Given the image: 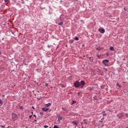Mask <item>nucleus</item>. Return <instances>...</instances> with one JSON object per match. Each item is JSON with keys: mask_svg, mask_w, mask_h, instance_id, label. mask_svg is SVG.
I'll list each match as a JSON object with an SVG mask.
<instances>
[{"mask_svg": "<svg viewBox=\"0 0 128 128\" xmlns=\"http://www.w3.org/2000/svg\"><path fill=\"white\" fill-rule=\"evenodd\" d=\"M74 86L75 88H80V86H81L82 88H84V86L86 84V82L84 80H82L80 82L78 81H76L74 83Z\"/></svg>", "mask_w": 128, "mask_h": 128, "instance_id": "nucleus-1", "label": "nucleus"}, {"mask_svg": "<svg viewBox=\"0 0 128 128\" xmlns=\"http://www.w3.org/2000/svg\"><path fill=\"white\" fill-rule=\"evenodd\" d=\"M117 116L118 118L122 119V118H124V113H119L117 114Z\"/></svg>", "mask_w": 128, "mask_h": 128, "instance_id": "nucleus-2", "label": "nucleus"}, {"mask_svg": "<svg viewBox=\"0 0 128 128\" xmlns=\"http://www.w3.org/2000/svg\"><path fill=\"white\" fill-rule=\"evenodd\" d=\"M110 60H104L102 61V64H104L105 66H108V64Z\"/></svg>", "mask_w": 128, "mask_h": 128, "instance_id": "nucleus-3", "label": "nucleus"}, {"mask_svg": "<svg viewBox=\"0 0 128 128\" xmlns=\"http://www.w3.org/2000/svg\"><path fill=\"white\" fill-rule=\"evenodd\" d=\"M12 114L13 120H16V118H18V115L14 113H12Z\"/></svg>", "mask_w": 128, "mask_h": 128, "instance_id": "nucleus-4", "label": "nucleus"}, {"mask_svg": "<svg viewBox=\"0 0 128 128\" xmlns=\"http://www.w3.org/2000/svg\"><path fill=\"white\" fill-rule=\"evenodd\" d=\"M98 32H100V34H104V32H106V30H104V28H100L98 29Z\"/></svg>", "mask_w": 128, "mask_h": 128, "instance_id": "nucleus-5", "label": "nucleus"}, {"mask_svg": "<svg viewBox=\"0 0 128 128\" xmlns=\"http://www.w3.org/2000/svg\"><path fill=\"white\" fill-rule=\"evenodd\" d=\"M97 72H98V76H100V75L102 74H104V72L102 71L100 69L98 70Z\"/></svg>", "mask_w": 128, "mask_h": 128, "instance_id": "nucleus-6", "label": "nucleus"}, {"mask_svg": "<svg viewBox=\"0 0 128 128\" xmlns=\"http://www.w3.org/2000/svg\"><path fill=\"white\" fill-rule=\"evenodd\" d=\"M62 120V116H60V115H58V122H60V120Z\"/></svg>", "mask_w": 128, "mask_h": 128, "instance_id": "nucleus-7", "label": "nucleus"}, {"mask_svg": "<svg viewBox=\"0 0 128 128\" xmlns=\"http://www.w3.org/2000/svg\"><path fill=\"white\" fill-rule=\"evenodd\" d=\"M52 106V104L50 102L45 104L46 108H48V106Z\"/></svg>", "mask_w": 128, "mask_h": 128, "instance_id": "nucleus-8", "label": "nucleus"}, {"mask_svg": "<svg viewBox=\"0 0 128 128\" xmlns=\"http://www.w3.org/2000/svg\"><path fill=\"white\" fill-rule=\"evenodd\" d=\"M96 50H104V48L98 46L96 48Z\"/></svg>", "mask_w": 128, "mask_h": 128, "instance_id": "nucleus-9", "label": "nucleus"}, {"mask_svg": "<svg viewBox=\"0 0 128 128\" xmlns=\"http://www.w3.org/2000/svg\"><path fill=\"white\" fill-rule=\"evenodd\" d=\"M72 123L73 124H75L76 126H78V123H76V121H72Z\"/></svg>", "mask_w": 128, "mask_h": 128, "instance_id": "nucleus-10", "label": "nucleus"}, {"mask_svg": "<svg viewBox=\"0 0 128 128\" xmlns=\"http://www.w3.org/2000/svg\"><path fill=\"white\" fill-rule=\"evenodd\" d=\"M110 50H111L112 52H114V47L110 46Z\"/></svg>", "mask_w": 128, "mask_h": 128, "instance_id": "nucleus-11", "label": "nucleus"}, {"mask_svg": "<svg viewBox=\"0 0 128 128\" xmlns=\"http://www.w3.org/2000/svg\"><path fill=\"white\" fill-rule=\"evenodd\" d=\"M42 110H43V112H48V108H42Z\"/></svg>", "mask_w": 128, "mask_h": 128, "instance_id": "nucleus-12", "label": "nucleus"}, {"mask_svg": "<svg viewBox=\"0 0 128 128\" xmlns=\"http://www.w3.org/2000/svg\"><path fill=\"white\" fill-rule=\"evenodd\" d=\"M62 110H64V112H68V110H67L66 108H62Z\"/></svg>", "mask_w": 128, "mask_h": 128, "instance_id": "nucleus-13", "label": "nucleus"}, {"mask_svg": "<svg viewBox=\"0 0 128 128\" xmlns=\"http://www.w3.org/2000/svg\"><path fill=\"white\" fill-rule=\"evenodd\" d=\"M93 98L94 100H98V97L96 96H94Z\"/></svg>", "mask_w": 128, "mask_h": 128, "instance_id": "nucleus-14", "label": "nucleus"}, {"mask_svg": "<svg viewBox=\"0 0 128 128\" xmlns=\"http://www.w3.org/2000/svg\"><path fill=\"white\" fill-rule=\"evenodd\" d=\"M58 24L59 26H62V24H63L62 22H60Z\"/></svg>", "mask_w": 128, "mask_h": 128, "instance_id": "nucleus-15", "label": "nucleus"}, {"mask_svg": "<svg viewBox=\"0 0 128 128\" xmlns=\"http://www.w3.org/2000/svg\"><path fill=\"white\" fill-rule=\"evenodd\" d=\"M83 121L84 122V124H88V121L86 120H84Z\"/></svg>", "mask_w": 128, "mask_h": 128, "instance_id": "nucleus-16", "label": "nucleus"}, {"mask_svg": "<svg viewBox=\"0 0 128 128\" xmlns=\"http://www.w3.org/2000/svg\"><path fill=\"white\" fill-rule=\"evenodd\" d=\"M116 86H118L120 87V88H122V86H120V84H118V83H116Z\"/></svg>", "mask_w": 128, "mask_h": 128, "instance_id": "nucleus-17", "label": "nucleus"}, {"mask_svg": "<svg viewBox=\"0 0 128 128\" xmlns=\"http://www.w3.org/2000/svg\"><path fill=\"white\" fill-rule=\"evenodd\" d=\"M4 104V102H2V100L0 99V104L2 106Z\"/></svg>", "mask_w": 128, "mask_h": 128, "instance_id": "nucleus-18", "label": "nucleus"}, {"mask_svg": "<svg viewBox=\"0 0 128 128\" xmlns=\"http://www.w3.org/2000/svg\"><path fill=\"white\" fill-rule=\"evenodd\" d=\"M19 110H24V107L22 106H20Z\"/></svg>", "mask_w": 128, "mask_h": 128, "instance_id": "nucleus-19", "label": "nucleus"}, {"mask_svg": "<svg viewBox=\"0 0 128 128\" xmlns=\"http://www.w3.org/2000/svg\"><path fill=\"white\" fill-rule=\"evenodd\" d=\"M59 86H62V88H64L65 87V86L62 84H59Z\"/></svg>", "mask_w": 128, "mask_h": 128, "instance_id": "nucleus-20", "label": "nucleus"}, {"mask_svg": "<svg viewBox=\"0 0 128 128\" xmlns=\"http://www.w3.org/2000/svg\"><path fill=\"white\" fill-rule=\"evenodd\" d=\"M104 68V70H105L104 72H106L108 71V69L106 68Z\"/></svg>", "mask_w": 128, "mask_h": 128, "instance_id": "nucleus-21", "label": "nucleus"}, {"mask_svg": "<svg viewBox=\"0 0 128 128\" xmlns=\"http://www.w3.org/2000/svg\"><path fill=\"white\" fill-rule=\"evenodd\" d=\"M96 56H98V58H100V56H102V55L97 54Z\"/></svg>", "mask_w": 128, "mask_h": 128, "instance_id": "nucleus-22", "label": "nucleus"}, {"mask_svg": "<svg viewBox=\"0 0 128 128\" xmlns=\"http://www.w3.org/2000/svg\"><path fill=\"white\" fill-rule=\"evenodd\" d=\"M75 40H78V37H75L74 38Z\"/></svg>", "mask_w": 128, "mask_h": 128, "instance_id": "nucleus-23", "label": "nucleus"}, {"mask_svg": "<svg viewBox=\"0 0 128 128\" xmlns=\"http://www.w3.org/2000/svg\"><path fill=\"white\" fill-rule=\"evenodd\" d=\"M89 59L90 60H92V61L93 60H94V58H92V57H90V58H89Z\"/></svg>", "mask_w": 128, "mask_h": 128, "instance_id": "nucleus-24", "label": "nucleus"}, {"mask_svg": "<svg viewBox=\"0 0 128 128\" xmlns=\"http://www.w3.org/2000/svg\"><path fill=\"white\" fill-rule=\"evenodd\" d=\"M5 2H10V0H4Z\"/></svg>", "mask_w": 128, "mask_h": 128, "instance_id": "nucleus-25", "label": "nucleus"}, {"mask_svg": "<svg viewBox=\"0 0 128 128\" xmlns=\"http://www.w3.org/2000/svg\"><path fill=\"white\" fill-rule=\"evenodd\" d=\"M101 88H102V89H104V85H102V86H101Z\"/></svg>", "mask_w": 128, "mask_h": 128, "instance_id": "nucleus-26", "label": "nucleus"}, {"mask_svg": "<svg viewBox=\"0 0 128 128\" xmlns=\"http://www.w3.org/2000/svg\"><path fill=\"white\" fill-rule=\"evenodd\" d=\"M76 101H72L71 104H76Z\"/></svg>", "mask_w": 128, "mask_h": 128, "instance_id": "nucleus-27", "label": "nucleus"}, {"mask_svg": "<svg viewBox=\"0 0 128 128\" xmlns=\"http://www.w3.org/2000/svg\"><path fill=\"white\" fill-rule=\"evenodd\" d=\"M103 116H106V112H103Z\"/></svg>", "mask_w": 128, "mask_h": 128, "instance_id": "nucleus-28", "label": "nucleus"}, {"mask_svg": "<svg viewBox=\"0 0 128 128\" xmlns=\"http://www.w3.org/2000/svg\"><path fill=\"white\" fill-rule=\"evenodd\" d=\"M106 56H110V54L108 52L106 53Z\"/></svg>", "mask_w": 128, "mask_h": 128, "instance_id": "nucleus-29", "label": "nucleus"}, {"mask_svg": "<svg viewBox=\"0 0 128 128\" xmlns=\"http://www.w3.org/2000/svg\"><path fill=\"white\" fill-rule=\"evenodd\" d=\"M78 96H82V94H80V93L78 92Z\"/></svg>", "mask_w": 128, "mask_h": 128, "instance_id": "nucleus-30", "label": "nucleus"}, {"mask_svg": "<svg viewBox=\"0 0 128 128\" xmlns=\"http://www.w3.org/2000/svg\"><path fill=\"white\" fill-rule=\"evenodd\" d=\"M48 83L45 84V86H48Z\"/></svg>", "mask_w": 128, "mask_h": 128, "instance_id": "nucleus-31", "label": "nucleus"}, {"mask_svg": "<svg viewBox=\"0 0 128 128\" xmlns=\"http://www.w3.org/2000/svg\"><path fill=\"white\" fill-rule=\"evenodd\" d=\"M44 128H48V126L46 125V126H44Z\"/></svg>", "mask_w": 128, "mask_h": 128, "instance_id": "nucleus-32", "label": "nucleus"}, {"mask_svg": "<svg viewBox=\"0 0 128 128\" xmlns=\"http://www.w3.org/2000/svg\"><path fill=\"white\" fill-rule=\"evenodd\" d=\"M40 114H41L42 116L44 114V112H40Z\"/></svg>", "mask_w": 128, "mask_h": 128, "instance_id": "nucleus-33", "label": "nucleus"}, {"mask_svg": "<svg viewBox=\"0 0 128 128\" xmlns=\"http://www.w3.org/2000/svg\"><path fill=\"white\" fill-rule=\"evenodd\" d=\"M54 128H58V126H54Z\"/></svg>", "mask_w": 128, "mask_h": 128, "instance_id": "nucleus-34", "label": "nucleus"}, {"mask_svg": "<svg viewBox=\"0 0 128 128\" xmlns=\"http://www.w3.org/2000/svg\"><path fill=\"white\" fill-rule=\"evenodd\" d=\"M126 118H128V114H126Z\"/></svg>", "mask_w": 128, "mask_h": 128, "instance_id": "nucleus-35", "label": "nucleus"}, {"mask_svg": "<svg viewBox=\"0 0 128 128\" xmlns=\"http://www.w3.org/2000/svg\"><path fill=\"white\" fill-rule=\"evenodd\" d=\"M2 98H4V94H2Z\"/></svg>", "mask_w": 128, "mask_h": 128, "instance_id": "nucleus-36", "label": "nucleus"}, {"mask_svg": "<svg viewBox=\"0 0 128 128\" xmlns=\"http://www.w3.org/2000/svg\"><path fill=\"white\" fill-rule=\"evenodd\" d=\"M30 118L31 119L32 118V116H30Z\"/></svg>", "mask_w": 128, "mask_h": 128, "instance_id": "nucleus-37", "label": "nucleus"}, {"mask_svg": "<svg viewBox=\"0 0 128 128\" xmlns=\"http://www.w3.org/2000/svg\"><path fill=\"white\" fill-rule=\"evenodd\" d=\"M32 108L34 110V106H32Z\"/></svg>", "mask_w": 128, "mask_h": 128, "instance_id": "nucleus-38", "label": "nucleus"}, {"mask_svg": "<svg viewBox=\"0 0 128 128\" xmlns=\"http://www.w3.org/2000/svg\"><path fill=\"white\" fill-rule=\"evenodd\" d=\"M1 127H2V128H4V126H1Z\"/></svg>", "mask_w": 128, "mask_h": 128, "instance_id": "nucleus-39", "label": "nucleus"}, {"mask_svg": "<svg viewBox=\"0 0 128 128\" xmlns=\"http://www.w3.org/2000/svg\"><path fill=\"white\" fill-rule=\"evenodd\" d=\"M71 42H74V40H71Z\"/></svg>", "mask_w": 128, "mask_h": 128, "instance_id": "nucleus-40", "label": "nucleus"}, {"mask_svg": "<svg viewBox=\"0 0 128 128\" xmlns=\"http://www.w3.org/2000/svg\"><path fill=\"white\" fill-rule=\"evenodd\" d=\"M34 116L35 118H36V115H34Z\"/></svg>", "mask_w": 128, "mask_h": 128, "instance_id": "nucleus-41", "label": "nucleus"}, {"mask_svg": "<svg viewBox=\"0 0 128 128\" xmlns=\"http://www.w3.org/2000/svg\"><path fill=\"white\" fill-rule=\"evenodd\" d=\"M34 122H36V120H35Z\"/></svg>", "mask_w": 128, "mask_h": 128, "instance_id": "nucleus-42", "label": "nucleus"}, {"mask_svg": "<svg viewBox=\"0 0 128 128\" xmlns=\"http://www.w3.org/2000/svg\"><path fill=\"white\" fill-rule=\"evenodd\" d=\"M100 122H102V121H99Z\"/></svg>", "mask_w": 128, "mask_h": 128, "instance_id": "nucleus-43", "label": "nucleus"}, {"mask_svg": "<svg viewBox=\"0 0 128 128\" xmlns=\"http://www.w3.org/2000/svg\"><path fill=\"white\" fill-rule=\"evenodd\" d=\"M22 4H24V2H22Z\"/></svg>", "mask_w": 128, "mask_h": 128, "instance_id": "nucleus-44", "label": "nucleus"}, {"mask_svg": "<svg viewBox=\"0 0 128 128\" xmlns=\"http://www.w3.org/2000/svg\"><path fill=\"white\" fill-rule=\"evenodd\" d=\"M81 124H82V122H81Z\"/></svg>", "mask_w": 128, "mask_h": 128, "instance_id": "nucleus-45", "label": "nucleus"}, {"mask_svg": "<svg viewBox=\"0 0 128 128\" xmlns=\"http://www.w3.org/2000/svg\"><path fill=\"white\" fill-rule=\"evenodd\" d=\"M0 54H1V53H0Z\"/></svg>", "mask_w": 128, "mask_h": 128, "instance_id": "nucleus-46", "label": "nucleus"}, {"mask_svg": "<svg viewBox=\"0 0 128 128\" xmlns=\"http://www.w3.org/2000/svg\"><path fill=\"white\" fill-rule=\"evenodd\" d=\"M126 128H128V127H127Z\"/></svg>", "mask_w": 128, "mask_h": 128, "instance_id": "nucleus-47", "label": "nucleus"}]
</instances>
